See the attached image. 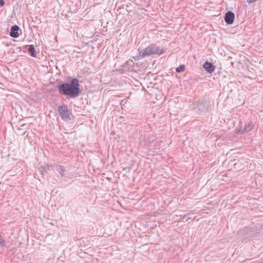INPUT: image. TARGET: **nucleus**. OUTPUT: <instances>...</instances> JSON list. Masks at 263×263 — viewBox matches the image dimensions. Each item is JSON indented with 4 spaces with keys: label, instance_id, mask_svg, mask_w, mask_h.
Masks as SVG:
<instances>
[{
    "label": "nucleus",
    "instance_id": "f8f14e48",
    "mask_svg": "<svg viewBox=\"0 0 263 263\" xmlns=\"http://www.w3.org/2000/svg\"><path fill=\"white\" fill-rule=\"evenodd\" d=\"M185 70V66L184 65H180L179 67L176 68V71L177 73H180Z\"/></svg>",
    "mask_w": 263,
    "mask_h": 263
},
{
    "label": "nucleus",
    "instance_id": "f03ea898",
    "mask_svg": "<svg viewBox=\"0 0 263 263\" xmlns=\"http://www.w3.org/2000/svg\"><path fill=\"white\" fill-rule=\"evenodd\" d=\"M59 113L62 120L64 121H69L71 120L72 113L70 110L68 108L66 105L63 104L58 107Z\"/></svg>",
    "mask_w": 263,
    "mask_h": 263
},
{
    "label": "nucleus",
    "instance_id": "423d86ee",
    "mask_svg": "<svg viewBox=\"0 0 263 263\" xmlns=\"http://www.w3.org/2000/svg\"><path fill=\"white\" fill-rule=\"evenodd\" d=\"M234 13L232 11H228L225 14L224 21L227 24L231 25L234 22Z\"/></svg>",
    "mask_w": 263,
    "mask_h": 263
},
{
    "label": "nucleus",
    "instance_id": "ddd939ff",
    "mask_svg": "<svg viewBox=\"0 0 263 263\" xmlns=\"http://www.w3.org/2000/svg\"><path fill=\"white\" fill-rule=\"evenodd\" d=\"M191 215H192L191 214H187L186 215H183L182 218V220L184 221H187L188 219L191 218L190 217H189V216Z\"/></svg>",
    "mask_w": 263,
    "mask_h": 263
},
{
    "label": "nucleus",
    "instance_id": "dca6fc26",
    "mask_svg": "<svg viewBox=\"0 0 263 263\" xmlns=\"http://www.w3.org/2000/svg\"><path fill=\"white\" fill-rule=\"evenodd\" d=\"M5 5V2L4 0H0V5L3 6Z\"/></svg>",
    "mask_w": 263,
    "mask_h": 263
},
{
    "label": "nucleus",
    "instance_id": "20e7f679",
    "mask_svg": "<svg viewBox=\"0 0 263 263\" xmlns=\"http://www.w3.org/2000/svg\"><path fill=\"white\" fill-rule=\"evenodd\" d=\"M152 54L151 50L148 46L145 49L139 50L137 55V60L142 59L146 57H149Z\"/></svg>",
    "mask_w": 263,
    "mask_h": 263
},
{
    "label": "nucleus",
    "instance_id": "39448f33",
    "mask_svg": "<svg viewBox=\"0 0 263 263\" xmlns=\"http://www.w3.org/2000/svg\"><path fill=\"white\" fill-rule=\"evenodd\" d=\"M152 54L161 55L164 53V49L160 46H157L156 44H151L149 45Z\"/></svg>",
    "mask_w": 263,
    "mask_h": 263
},
{
    "label": "nucleus",
    "instance_id": "2eb2a0df",
    "mask_svg": "<svg viewBox=\"0 0 263 263\" xmlns=\"http://www.w3.org/2000/svg\"><path fill=\"white\" fill-rule=\"evenodd\" d=\"M257 0H247V2L249 3V4H250V3H253L255 2H256Z\"/></svg>",
    "mask_w": 263,
    "mask_h": 263
},
{
    "label": "nucleus",
    "instance_id": "0eeeda50",
    "mask_svg": "<svg viewBox=\"0 0 263 263\" xmlns=\"http://www.w3.org/2000/svg\"><path fill=\"white\" fill-rule=\"evenodd\" d=\"M254 126V124L252 122H249L245 125L243 129H239L237 133L240 134H243L245 133H248L251 131Z\"/></svg>",
    "mask_w": 263,
    "mask_h": 263
},
{
    "label": "nucleus",
    "instance_id": "f257e3e1",
    "mask_svg": "<svg viewBox=\"0 0 263 263\" xmlns=\"http://www.w3.org/2000/svg\"><path fill=\"white\" fill-rule=\"evenodd\" d=\"M59 93L66 96L68 99L78 97L81 92L79 81L77 78H72L68 82H62L57 86Z\"/></svg>",
    "mask_w": 263,
    "mask_h": 263
},
{
    "label": "nucleus",
    "instance_id": "9d476101",
    "mask_svg": "<svg viewBox=\"0 0 263 263\" xmlns=\"http://www.w3.org/2000/svg\"><path fill=\"white\" fill-rule=\"evenodd\" d=\"M54 167V170L60 174L61 177H63L66 171L64 166L60 165H55Z\"/></svg>",
    "mask_w": 263,
    "mask_h": 263
},
{
    "label": "nucleus",
    "instance_id": "1a4fd4ad",
    "mask_svg": "<svg viewBox=\"0 0 263 263\" xmlns=\"http://www.w3.org/2000/svg\"><path fill=\"white\" fill-rule=\"evenodd\" d=\"M20 30V28L17 25H13L11 27L10 31L9 33L10 35L14 38H16L19 36L18 31Z\"/></svg>",
    "mask_w": 263,
    "mask_h": 263
},
{
    "label": "nucleus",
    "instance_id": "6e6552de",
    "mask_svg": "<svg viewBox=\"0 0 263 263\" xmlns=\"http://www.w3.org/2000/svg\"><path fill=\"white\" fill-rule=\"evenodd\" d=\"M203 68L209 73H212L215 70V66L211 62L206 61L203 64Z\"/></svg>",
    "mask_w": 263,
    "mask_h": 263
},
{
    "label": "nucleus",
    "instance_id": "7ed1b4c3",
    "mask_svg": "<svg viewBox=\"0 0 263 263\" xmlns=\"http://www.w3.org/2000/svg\"><path fill=\"white\" fill-rule=\"evenodd\" d=\"M206 102L204 101L201 102L196 101L194 104L193 110L197 114L200 115L207 110L206 107Z\"/></svg>",
    "mask_w": 263,
    "mask_h": 263
},
{
    "label": "nucleus",
    "instance_id": "9b49d317",
    "mask_svg": "<svg viewBox=\"0 0 263 263\" xmlns=\"http://www.w3.org/2000/svg\"><path fill=\"white\" fill-rule=\"evenodd\" d=\"M28 51L32 57H36V51L33 45H28Z\"/></svg>",
    "mask_w": 263,
    "mask_h": 263
},
{
    "label": "nucleus",
    "instance_id": "4468645a",
    "mask_svg": "<svg viewBox=\"0 0 263 263\" xmlns=\"http://www.w3.org/2000/svg\"><path fill=\"white\" fill-rule=\"evenodd\" d=\"M4 240L3 239L2 236L0 235V245H3Z\"/></svg>",
    "mask_w": 263,
    "mask_h": 263
}]
</instances>
